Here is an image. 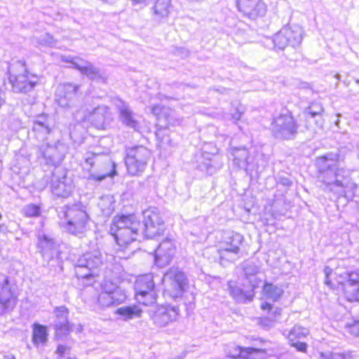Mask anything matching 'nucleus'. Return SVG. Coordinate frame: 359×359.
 <instances>
[{
  "instance_id": "f257e3e1",
  "label": "nucleus",
  "mask_w": 359,
  "mask_h": 359,
  "mask_svg": "<svg viewBox=\"0 0 359 359\" xmlns=\"http://www.w3.org/2000/svg\"><path fill=\"white\" fill-rule=\"evenodd\" d=\"M140 222L135 213L118 214L109 225V234L113 237L118 250L123 251L137 240Z\"/></svg>"
},
{
  "instance_id": "f03ea898",
  "label": "nucleus",
  "mask_w": 359,
  "mask_h": 359,
  "mask_svg": "<svg viewBox=\"0 0 359 359\" xmlns=\"http://www.w3.org/2000/svg\"><path fill=\"white\" fill-rule=\"evenodd\" d=\"M158 293L154 277L149 273L136 277L134 282V299L139 306H151L156 303Z\"/></svg>"
},
{
  "instance_id": "7ed1b4c3",
  "label": "nucleus",
  "mask_w": 359,
  "mask_h": 359,
  "mask_svg": "<svg viewBox=\"0 0 359 359\" xmlns=\"http://www.w3.org/2000/svg\"><path fill=\"white\" fill-rule=\"evenodd\" d=\"M129 299L128 292L111 280L105 281L97 295V302L102 307H110L126 303Z\"/></svg>"
},
{
  "instance_id": "20e7f679",
  "label": "nucleus",
  "mask_w": 359,
  "mask_h": 359,
  "mask_svg": "<svg viewBox=\"0 0 359 359\" xmlns=\"http://www.w3.org/2000/svg\"><path fill=\"white\" fill-rule=\"evenodd\" d=\"M66 216L67 220L62 224V226L68 233L78 236L86 231L90 217L85 210L72 209Z\"/></svg>"
},
{
  "instance_id": "39448f33",
  "label": "nucleus",
  "mask_w": 359,
  "mask_h": 359,
  "mask_svg": "<svg viewBox=\"0 0 359 359\" xmlns=\"http://www.w3.org/2000/svg\"><path fill=\"white\" fill-rule=\"evenodd\" d=\"M273 132L283 139H289L297 133V124L290 112L280 114L272 121Z\"/></svg>"
},
{
  "instance_id": "423d86ee",
  "label": "nucleus",
  "mask_w": 359,
  "mask_h": 359,
  "mask_svg": "<svg viewBox=\"0 0 359 359\" xmlns=\"http://www.w3.org/2000/svg\"><path fill=\"white\" fill-rule=\"evenodd\" d=\"M125 164L130 175L136 176L141 174L147 165L144 151L140 147L130 148L126 153Z\"/></svg>"
},
{
  "instance_id": "0eeeda50",
  "label": "nucleus",
  "mask_w": 359,
  "mask_h": 359,
  "mask_svg": "<svg viewBox=\"0 0 359 359\" xmlns=\"http://www.w3.org/2000/svg\"><path fill=\"white\" fill-rule=\"evenodd\" d=\"M142 215L146 236L154 237L160 236L164 232V222L158 211L149 208L143 211Z\"/></svg>"
},
{
  "instance_id": "6e6552de",
  "label": "nucleus",
  "mask_w": 359,
  "mask_h": 359,
  "mask_svg": "<svg viewBox=\"0 0 359 359\" xmlns=\"http://www.w3.org/2000/svg\"><path fill=\"white\" fill-rule=\"evenodd\" d=\"M301 39V34L297 29L285 26L274 35L273 41L277 48L284 49L288 46L299 43Z\"/></svg>"
},
{
  "instance_id": "1a4fd4ad",
  "label": "nucleus",
  "mask_w": 359,
  "mask_h": 359,
  "mask_svg": "<svg viewBox=\"0 0 359 359\" xmlns=\"http://www.w3.org/2000/svg\"><path fill=\"white\" fill-rule=\"evenodd\" d=\"M347 280L342 289L345 299L350 302H359V271L347 273Z\"/></svg>"
},
{
  "instance_id": "9d476101",
  "label": "nucleus",
  "mask_w": 359,
  "mask_h": 359,
  "mask_svg": "<svg viewBox=\"0 0 359 359\" xmlns=\"http://www.w3.org/2000/svg\"><path fill=\"white\" fill-rule=\"evenodd\" d=\"M238 355H231V358L236 359H278L275 355L270 354L264 348L237 346Z\"/></svg>"
},
{
  "instance_id": "9b49d317",
  "label": "nucleus",
  "mask_w": 359,
  "mask_h": 359,
  "mask_svg": "<svg viewBox=\"0 0 359 359\" xmlns=\"http://www.w3.org/2000/svg\"><path fill=\"white\" fill-rule=\"evenodd\" d=\"M69 311L65 306L57 307L54 310V313L57 320L65 321L59 323L55 326V336L61 338L67 336L73 330V325L67 320Z\"/></svg>"
},
{
  "instance_id": "f8f14e48",
  "label": "nucleus",
  "mask_w": 359,
  "mask_h": 359,
  "mask_svg": "<svg viewBox=\"0 0 359 359\" xmlns=\"http://www.w3.org/2000/svg\"><path fill=\"white\" fill-rule=\"evenodd\" d=\"M308 335L306 328L301 326H294L288 332L287 339L290 345L294 347L297 351L306 353L308 346L305 342H301V339Z\"/></svg>"
},
{
  "instance_id": "ddd939ff",
  "label": "nucleus",
  "mask_w": 359,
  "mask_h": 359,
  "mask_svg": "<svg viewBox=\"0 0 359 359\" xmlns=\"http://www.w3.org/2000/svg\"><path fill=\"white\" fill-rule=\"evenodd\" d=\"M238 8L248 17H257L264 10L265 6L261 0H238Z\"/></svg>"
},
{
  "instance_id": "4468645a",
  "label": "nucleus",
  "mask_w": 359,
  "mask_h": 359,
  "mask_svg": "<svg viewBox=\"0 0 359 359\" xmlns=\"http://www.w3.org/2000/svg\"><path fill=\"white\" fill-rule=\"evenodd\" d=\"M176 247L170 240L163 241L155 250L156 261L169 264L175 256Z\"/></svg>"
},
{
  "instance_id": "2eb2a0df",
  "label": "nucleus",
  "mask_w": 359,
  "mask_h": 359,
  "mask_svg": "<svg viewBox=\"0 0 359 359\" xmlns=\"http://www.w3.org/2000/svg\"><path fill=\"white\" fill-rule=\"evenodd\" d=\"M170 274L172 286L177 294H183L189 286V280L185 273L179 269H170L168 271Z\"/></svg>"
},
{
  "instance_id": "dca6fc26",
  "label": "nucleus",
  "mask_w": 359,
  "mask_h": 359,
  "mask_svg": "<svg viewBox=\"0 0 359 359\" xmlns=\"http://www.w3.org/2000/svg\"><path fill=\"white\" fill-rule=\"evenodd\" d=\"M325 283L330 287L331 289H336L339 286L341 285L342 288L344 287V285L346 282L347 275L345 276L343 273H339L337 271H334L331 270L330 268L327 267L325 269ZM347 274V273H346Z\"/></svg>"
},
{
  "instance_id": "f3484780",
  "label": "nucleus",
  "mask_w": 359,
  "mask_h": 359,
  "mask_svg": "<svg viewBox=\"0 0 359 359\" xmlns=\"http://www.w3.org/2000/svg\"><path fill=\"white\" fill-rule=\"evenodd\" d=\"M244 240L243 236L239 233H233L228 238L227 247L219 250V254L222 257L225 252L237 254L239 252V245Z\"/></svg>"
},
{
  "instance_id": "a211bd4d",
  "label": "nucleus",
  "mask_w": 359,
  "mask_h": 359,
  "mask_svg": "<svg viewBox=\"0 0 359 359\" xmlns=\"http://www.w3.org/2000/svg\"><path fill=\"white\" fill-rule=\"evenodd\" d=\"M141 306L136 304L122 306L117 309L115 313L121 316L123 320H128L134 318H140L142 316L143 311L140 308Z\"/></svg>"
},
{
  "instance_id": "6ab92c4d",
  "label": "nucleus",
  "mask_w": 359,
  "mask_h": 359,
  "mask_svg": "<svg viewBox=\"0 0 359 359\" xmlns=\"http://www.w3.org/2000/svg\"><path fill=\"white\" fill-rule=\"evenodd\" d=\"M152 9L157 18L163 19L169 15L172 11V6L170 0H155Z\"/></svg>"
},
{
  "instance_id": "aec40b11",
  "label": "nucleus",
  "mask_w": 359,
  "mask_h": 359,
  "mask_svg": "<svg viewBox=\"0 0 359 359\" xmlns=\"http://www.w3.org/2000/svg\"><path fill=\"white\" fill-rule=\"evenodd\" d=\"M32 342L35 345L44 344L48 341V330L45 325L34 323L32 325Z\"/></svg>"
},
{
  "instance_id": "412c9836",
  "label": "nucleus",
  "mask_w": 359,
  "mask_h": 359,
  "mask_svg": "<svg viewBox=\"0 0 359 359\" xmlns=\"http://www.w3.org/2000/svg\"><path fill=\"white\" fill-rule=\"evenodd\" d=\"M262 293L266 298L274 302L282 297L283 291L273 283L265 282L262 286Z\"/></svg>"
},
{
  "instance_id": "4be33fe9",
  "label": "nucleus",
  "mask_w": 359,
  "mask_h": 359,
  "mask_svg": "<svg viewBox=\"0 0 359 359\" xmlns=\"http://www.w3.org/2000/svg\"><path fill=\"white\" fill-rule=\"evenodd\" d=\"M178 315L177 310L174 307L164 306L160 309L157 314L158 321L163 325H167L176 320Z\"/></svg>"
},
{
  "instance_id": "5701e85b",
  "label": "nucleus",
  "mask_w": 359,
  "mask_h": 359,
  "mask_svg": "<svg viewBox=\"0 0 359 359\" xmlns=\"http://www.w3.org/2000/svg\"><path fill=\"white\" fill-rule=\"evenodd\" d=\"M41 205L36 203L27 204L23 210V215L27 218L38 217L41 215Z\"/></svg>"
},
{
  "instance_id": "b1692460",
  "label": "nucleus",
  "mask_w": 359,
  "mask_h": 359,
  "mask_svg": "<svg viewBox=\"0 0 359 359\" xmlns=\"http://www.w3.org/2000/svg\"><path fill=\"white\" fill-rule=\"evenodd\" d=\"M116 174H117V172H116V164L114 163H112L111 165V170L108 173H105V174L100 175H90L88 177V179L90 180H93V181H95V182H101V181L104 180V179H106L107 177L112 178L115 175H116Z\"/></svg>"
},
{
  "instance_id": "393cba45",
  "label": "nucleus",
  "mask_w": 359,
  "mask_h": 359,
  "mask_svg": "<svg viewBox=\"0 0 359 359\" xmlns=\"http://www.w3.org/2000/svg\"><path fill=\"white\" fill-rule=\"evenodd\" d=\"M22 87L25 89L30 90L38 83L37 77L32 74H27L26 79L22 82Z\"/></svg>"
},
{
  "instance_id": "a878e982",
  "label": "nucleus",
  "mask_w": 359,
  "mask_h": 359,
  "mask_svg": "<svg viewBox=\"0 0 359 359\" xmlns=\"http://www.w3.org/2000/svg\"><path fill=\"white\" fill-rule=\"evenodd\" d=\"M8 292L10 295L9 297H8L7 299H4L0 297V305H1L4 309L8 308L9 304L11 302H13L15 299V297L10 287L8 288Z\"/></svg>"
},
{
  "instance_id": "bb28decb",
  "label": "nucleus",
  "mask_w": 359,
  "mask_h": 359,
  "mask_svg": "<svg viewBox=\"0 0 359 359\" xmlns=\"http://www.w3.org/2000/svg\"><path fill=\"white\" fill-rule=\"evenodd\" d=\"M78 69L85 75H95L97 71L90 65L85 67H78Z\"/></svg>"
},
{
  "instance_id": "cd10ccee",
  "label": "nucleus",
  "mask_w": 359,
  "mask_h": 359,
  "mask_svg": "<svg viewBox=\"0 0 359 359\" xmlns=\"http://www.w3.org/2000/svg\"><path fill=\"white\" fill-rule=\"evenodd\" d=\"M123 116L126 119L127 125H130L132 126H135L137 124V121L133 119L132 113L129 111H124L123 112Z\"/></svg>"
},
{
  "instance_id": "c85d7f7f",
  "label": "nucleus",
  "mask_w": 359,
  "mask_h": 359,
  "mask_svg": "<svg viewBox=\"0 0 359 359\" xmlns=\"http://www.w3.org/2000/svg\"><path fill=\"white\" fill-rule=\"evenodd\" d=\"M69 348L64 345H58L56 348V353L60 357H62L65 355L67 351H68Z\"/></svg>"
},
{
  "instance_id": "c756f323",
  "label": "nucleus",
  "mask_w": 359,
  "mask_h": 359,
  "mask_svg": "<svg viewBox=\"0 0 359 359\" xmlns=\"http://www.w3.org/2000/svg\"><path fill=\"white\" fill-rule=\"evenodd\" d=\"M349 327L352 333L359 334V321H354L349 325Z\"/></svg>"
},
{
  "instance_id": "7c9ffc66",
  "label": "nucleus",
  "mask_w": 359,
  "mask_h": 359,
  "mask_svg": "<svg viewBox=\"0 0 359 359\" xmlns=\"http://www.w3.org/2000/svg\"><path fill=\"white\" fill-rule=\"evenodd\" d=\"M260 308L264 311L271 312L272 311L273 306L269 302H264L263 304H262Z\"/></svg>"
},
{
  "instance_id": "2f4dec72",
  "label": "nucleus",
  "mask_w": 359,
  "mask_h": 359,
  "mask_svg": "<svg viewBox=\"0 0 359 359\" xmlns=\"http://www.w3.org/2000/svg\"><path fill=\"white\" fill-rule=\"evenodd\" d=\"M82 269V266H76V276L78 277V278H90V277H93V275L91 274H87V275H84V276H81L79 273V271Z\"/></svg>"
},
{
  "instance_id": "473e14b6",
  "label": "nucleus",
  "mask_w": 359,
  "mask_h": 359,
  "mask_svg": "<svg viewBox=\"0 0 359 359\" xmlns=\"http://www.w3.org/2000/svg\"><path fill=\"white\" fill-rule=\"evenodd\" d=\"M134 4H147L149 0H130Z\"/></svg>"
},
{
  "instance_id": "72a5a7b5",
  "label": "nucleus",
  "mask_w": 359,
  "mask_h": 359,
  "mask_svg": "<svg viewBox=\"0 0 359 359\" xmlns=\"http://www.w3.org/2000/svg\"><path fill=\"white\" fill-rule=\"evenodd\" d=\"M4 359H16L13 355H6Z\"/></svg>"
},
{
  "instance_id": "f704fd0d",
  "label": "nucleus",
  "mask_w": 359,
  "mask_h": 359,
  "mask_svg": "<svg viewBox=\"0 0 359 359\" xmlns=\"http://www.w3.org/2000/svg\"><path fill=\"white\" fill-rule=\"evenodd\" d=\"M42 239L44 240V241H49V240L47 238H46V237H43Z\"/></svg>"
},
{
  "instance_id": "c9c22d12",
  "label": "nucleus",
  "mask_w": 359,
  "mask_h": 359,
  "mask_svg": "<svg viewBox=\"0 0 359 359\" xmlns=\"http://www.w3.org/2000/svg\"><path fill=\"white\" fill-rule=\"evenodd\" d=\"M5 283H6V284H7V285H8V280L7 279H6V280H5Z\"/></svg>"
},
{
  "instance_id": "e433bc0d",
  "label": "nucleus",
  "mask_w": 359,
  "mask_h": 359,
  "mask_svg": "<svg viewBox=\"0 0 359 359\" xmlns=\"http://www.w3.org/2000/svg\"><path fill=\"white\" fill-rule=\"evenodd\" d=\"M259 341H260L261 343H264V340H259Z\"/></svg>"
},
{
  "instance_id": "4c0bfd02",
  "label": "nucleus",
  "mask_w": 359,
  "mask_h": 359,
  "mask_svg": "<svg viewBox=\"0 0 359 359\" xmlns=\"http://www.w3.org/2000/svg\"><path fill=\"white\" fill-rule=\"evenodd\" d=\"M2 218L1 213L0 212V219Z\"/></svg>"
}]
</instances>
